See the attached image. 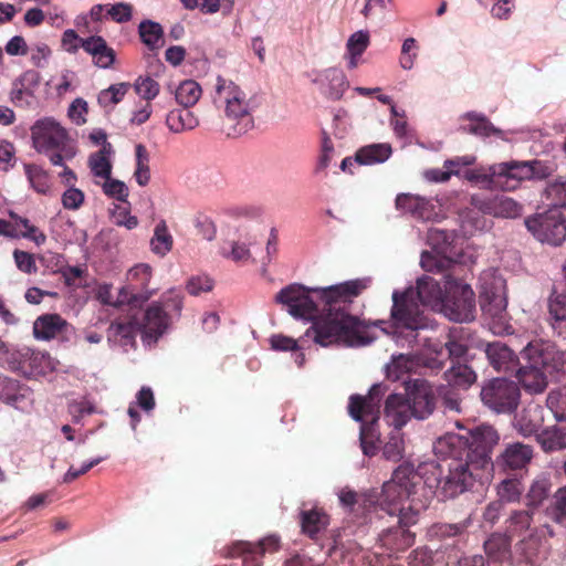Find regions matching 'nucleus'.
Instances as JSON below:
<instances>
[{"mask_svg":"<svg viewBox=\"0 0 566 566\" xmlns=\"http://www.w3.org/2000/svg\"><path fill=\"white\" fill-rule=\"evenodd\" d=\"M364 289L359 280L322 289L291 284L276 294L275 301L287 306L292 316L311 321L300 342L311 339L322 347L340 343L361 346L370 339L364 335V323L349 313V306Z\"/></svg>","mask_w":566,"mask_h":566,"instance_id":"1","label":"nucleus"},{"mask_svg":"<svg viewBox=\"0 0 566 566\" xmlns=\"http://www.w3.org/2000/svg\"><path fill=\"white\" fill-rule=\"evenodd\" d=\"M499 439L497 431L491 426H480L467 434L449 433L439 438L434 450L443 460L421 468L423 485L442 501L469 491L478 479H482L480 472L489 468Z\"/></svg>","mask_w":566,"mask_h":566,"instance_id":"2","label":"nucleus"},{"mask_svg":"<svg viewBox=\"0 0 566 566\" xmlns=\"http://www.w3.org/2000/svg\"><path fill=\"white\" fill-rule=\"evenodd\" d=\"M446 295V275L443 287L431 276L417 280L416 287L392 293L391 318L397 337L405 338L411 345L416 342L418 331L429 326V321L420 310V304L432 308H442Z\"/></svg>","mask_w":566,"mask_h":566,"instance_id":"3","label":"nucleus"},{"mask_svg":"<svg viewBox=\"0 0 566 566\" xmlns=\"http://www.w3.org/2000/svg\"><path fill=\"white\" fill-rule=\"evenodd\" d=\"M480 307L483 315L490 319L493 333H511L505 281L501 276H493L482 283Z\"/></svg>","mask_w":566,"mask_h":566,"instance_id":"4","label":"nucleus"},{"mask_svg":"<svg viewBox=\"0 0 566 566\" xmlns=\"http://www.w3.org/2000/svg\"><path fill=\"white\" fill-rule=\"evenodd\" d=\"M442 311L451 321L470 322L474 319L475 298L469 284L455 279L452 273L446 274V295Z\"/></svg>","mask_w":566,"mask_h":566,"instance_id":"5","label":"nucleus"},{"mask_svg":"<svg viewBox=\"0 0 566 566\" xmlns=\"http://www.w3.org/2000/svg\"><path fill=\"white\" fill-rule=\"evenodd\" d=\"M485 407L496 413H512L520 403L521 391L517 382L505 377L485 381L480 392Z\"/></svg>","mask_w":566,"mask_h":566,"instance_id":"6","label":"nucleus"},{"mask_svg":"<svg viewBox=\"0 0 566 566\" xmlns=\"http://www.w3.org/2000/svg\"><path fill=\"white\" fill-rule=\"evenodd\" d=\"M527 230L542 243L559 245L566 238V218L558 207L527 217L524 221Z\"/></svg>","mask_w":566,"mask_h":566,"instance_id":"7","label":"nucleus"},{"mask_svg":"<svg viewBox=\"0 0 566 566\" xmlns=\"http://www.w3.org/2000/svg\"><path fill=\"white\" fill-rule=\"evenodd\" d=\"M31 135L33 146L39 153L49 154L51 150L61 149L66 158L75 156L74 147L67 144V132L53 118L36 120L31 127Z\"/></svg>","mask_w":566,"mask_h":566,"instance_id":"8","label":"nucleus"},{"mask_svg":"<svg viewBox=\"0 0 566 566\" xmlns=\"http://www.w3.org/2000/svg\"><path fill=\"white\" fill-rule=\"evenodd\" d=\"M223 90L227 91V117L237 120V125L233 127V135L247 133L253 127V117L250 114L252 108L251 98H248L247 93L234 83L230 82L227 86L226 81L219 77L217 92L221 93Z\"/></svg>","mask_w":566,"mask_h":566,"instance_id":"9","label":"nucleus"},{"mask_svg":"<svg viewBox=\"0 0 566 566\" xmlns=\"http://www.w3.org/2000/svg\"><path fill=\"white\" fill-rule=\"evenodd\" d=\"M403 385L412 417L418 420L428 419L437 407V396L430 382L422 378H415L405 380Z\"/></svg>","mask_w":566,"mask_h":566,"instance_id":"10","label":"nucleus"},{"mask_svg":"<svg viewBox=\"0 0 566 566\" xmlns=\"http://www.w3.org/2000/svg\"><path fill=\"white\" fill-rule=\"evenodd\" d=\"M534 458V448L531 444L520 441L506 443L496 457L495 461L491 460L489 467L497 469L502 473H517L526 470Z\"/></svg>","mask_w":566,"mask_h":566,"instance_id":"11","label":"nucleus"},{"mask_svg":"<svg viewBox=\"0 0 566 566\" xmlns=\"http://www.w3.org/2000/svg\"><path fill=\"white\" fill-rule=\"evenodd\" d=\"M493 174H497L507 180L543 179L549 176V168L539 160L505 161L492 165Z\"/></svg>","mask_w":566,"mask_h":566,"instance_id":"12","label":"nucleus"},{"mask_svg":"<svg viewBox=\"0 0 566 566\" xmlns=\"http://www.w3.org/2000/svg\"><path fill=\"white\" fill-rule=\"evenodd\" d=\"M171 319L161 303L154 302L149 305L139 325L143 342L147 345L156 344L170 327Z\"/></svg>","mask_w":566,"mask_h":566,"instance_id":"13","label":"nucleus"},{"mask_svg":"<svg viewBox=\"0 0 566 566\" xmlns=\"http://www.w3.org/2000/svg\"><path fill=\"white\" fill-rule=\"evenodd\" d=\"M562 349L544 339L530 342L521 352V358L527 364H532L542 369H552L556 371Z\"/></svg>","mask_w":566,"mask_h":566,"instance_id":"14","label":"nucleus"},{"mask_svg":"<svg viewBox=\"0 0 566 566\" xmlns=\"http://www.w3.org/2000/svg\"><path fill=\"white\" fill-rule=\"evenodd\" d=\"M534 512L535 511L530 507L526 510L513 511L506 521V534L510 535V537L515 535L522 536L524 533L530 532L528 536L523 537L520 542V545L522 546L521 548L527 558H531L536 551L535 547H528V545H533L537 539L535 536V528L531 527Z\"/></svg>","mask_w":566,"mask_h":566,"instance_id":"15","label":"nucleus"},{"mask_svg":"<svg viewBox=\"0 0 566 566\" xmlns=\"http://www.w3.org/2000/svg\"><path fill=\"white\" fill-rule=\"evenodd\" d=\"M279 539L275 536L265 537L258 543L238 542L229 549L230 557H241L243 566H261V556L266 551H275Z\"/></svg>","mask_w":566,"mask_h":566,"instance_id":"16","label":"nucleus"},{"mask_svg":"<svg viewBox=\"0 0 566 566\" xmlns=\"http://www.w3.org/2000/svg\"><path fill=\"white\" fill-rule=\"evenodd\" d=\"M512 424L522 437H536L544 424L543 407L537 403H528L514 416Z\"/></svg>","mask_w":566,"mask_h":566,"instance_id":"17","label":"nucleus"},{"mask_svg":"<svg viewBox=\"0 0 566 566\" xmlns=\"http://www.w3.org/2000/svg\"><path fill=\"white\" fill-rule=\"evenodd\" d=\"M485 355L490 365L497 371L511 373L518 366V358L514 352L502 342L485 344Z\"/></svg>","mask_w":566,"mask_h":566,"instance_id":"18","label":"nucleus"},{"mask_svg":"<svg viewBox=\"0 0 566 566\" xmlns=\"http://www.w3.org/2000/svg\"><path fill=\"white\" fill-rule=\"evenodd\" d=\"M524 390L532 395L542 394L548 386V379L544 369L525 361L513 371Z\"/></svg>","mask_w":566,"mask_h":566,"instance_id":"19","label":"nucleus"},{"mask_svg":"<svg viewBox=\"0 0 566 566\" xmlns=\"http://www.w3.org/2000/svg\"><path fill=\"white\" fill-rule=\"evenodd\" d=\"M384 413L388 423L394 426L396 430H399L413 418L410 405L406 396L401 394H390L387 397Z\"/></svg>","mask_w":566,"mask_h":566,"instance_id":"20","label":"nucleus"},{"mask_svg":"<svg viewBox=\"0 0 566 566\" xmlns=\"http://www.w3.org/2000/svg\"><path fill=\"white\" fill-rule=\"evenodd\" d=\"M395 205L398 210L410 213L416 219L430 220L436 216L433 205L419 196L400 193L397 196Z\"/></svg>","mask_w":566,"mask_h":566,"instance_id":"21","label":"nucleus"},{"mask_svg":"<svg viewBox=\"0 0 566 566\" xmlns=\"http://www.w3.org/2000/svg\"><path fill=\"white\" fill-rule=\"evenodd\" d=\"M415 494L416 491H409L406 486L402 488L390 481L385 482L379 497L380 510L385 511L388 515H396L397 510L401 506V502Z\"/></svg>","mask_w":566,"mask_h":566,"instance_id":"22","label":"nucleus"},{"mask_svg":"<svg viewBox=\"0 0 566 566\" xmlns=\"http://www.w3.org/2000/svg\"><path fill=\"white\" fill-rule=\"evenodd\" d=\"M535 440L545 453L563 451L566 449V427L553 424L542 428Z\"/></svg>","mask_w":566,"mask_h":566,"instance_id":"23","label":"nucleus"},{"mask_svg":"<svg viewBox=\"0 0 566 566\" xmlns=\"http://www.w3.org/2000/svg\"><path fill=\"white\" fill-rule=\"evenodd\" d=\"M82 48L93 55L98 67L107 69L115 62V51L109 48L106 41L99 35H93L82 40Z\"/></svg>","mask_w":566,"mask_h":566,"instance_id":"24","label":"nucleus"},{"mask_svg":"<svg viewBox=\"0 0 566 566\" xmlns=\"http://www.w3.org/2000/svg\"><path fill=\"white\" fill-rule=\"evenodd\" d=\"M489 565L502 563L511 556V537L507 534L493 533L483 544Z\"/></svg>","mask_w":566,"mask_h":566,"instance_id":"25","label":"nucleus"},{"mask_svg":"<svg viewBox=\"0 0 566 566\" xmlns=\"http://www.w3.org/2000/svg\"><path fill=\"white\" fill-rule=\"evenodd\" d=\"M348 411L356 421L373 420L377 422L379 418V402L369 397L353 395L349 398Z\"/></svg>","mask_w":566,"mask_h":566,"instance_id":"26","label":"nucleus"},{"mask_svg":"<svg viewBox=\"0 0 566 566\" xmlns=\"http://www.w3.org/2000/svg\"><path fill=\"white\" fill-rule=\"evenodd\" d=\"M463 117L471 120V124L460 126L459 129L462 133L481 137L495 135L500 138H503V130L495 127L484 115L478 114L475 112H469Z\"/></svg>","mask_w":566,"mask_h":566,"instance_id":"27","label":"nucleus"},{"mask_svg":"<svg viewBox=\"0 0 566 566\" xmlns=\"http://www.w3.org/2000/svg\"><path fill=\"white\" fill-rule=\"evenodd\" d=\"M443 378L448 386L467 390L476 381L478 377L469 365L457 363L444 371Z\"/></svg>","mask_w":566,"mask_h":566,"instance_id":"28","label":"nucleus"},{"mask_svg":"<svg viewBox=\"0 0 566 566\" xmlns=\"http://www.w3.org/2000/svg\"><path fill=\"white\" fill-rule=\"evenodd\" d=\"M65 326L66 322L59 314H45L34 321L33 334L38 339H51Z\"/></svg>","mask_w":566,"mask_h":566,"instance_id":"29","label":"nucleus"},{"mask_svg":"<svg viewBox=\"0 0 566 566\" xmlns=\"http://www.w3.org/2000/svg\"><path fill=\"white\" fill-rule=\"evenodd\" d=\"M381 542L390 551L400 552L412 546L415 534L403 526L390 527L382 532Z\"/></svg>","mask_w":566,"mask_h":566,"instance_id":"30","label":"nucleus"},{"mask_svg":"<svg viewBox=\"0 0 566 566\" xmlns=\"http://www.w3.org/2000/svg\"><path fill=\"white\" fill-rule=\"evenodd\" d=\"M392 154L390 144H371L361 147L355 154V161L360 165H374L385 163Z\"/></svg>","mask_w":566,"mask_h":566,"instance_id":"31","label":"nucleus"},{"mask_svg":"<svg viewBox=\"0 0 566 566\" xmlns=\"http://www.w3.org/2000/svg\"><path fill=\"white\" fill-rule=\"evenodd\" d=\"M423 467L424 464L419 465L416 471L411 463L403 462L394 471L390 482L402 488L406 486L409 491H416L417 484L420 480H423V474L421 473V468Z\"/></svg>","mask_w":566,"mask_h":566,"instance_id":"32","label":"nucleus"},{"mask_svg":"<svg viewBox=\"0 0 566 566\" xmlns=\"http://www.w3.org/2000/svg\"><path fill=\"white\" fill-rule=\"evenodd\" d=\"M166 124L172 133L179 134L184 130L195 129L199 125V120L192 112L184 107V109L170 111L166 117Z\"/></svg>","mask_w":566,"mask_h":566,"instance_id":"33","label":"nucleus"},{"mask_svg":"<svg viewBox=\"0 0 566 566\" xmlns=\"http://www.w3.org/2000/svg\"><path fill=\"white\" fill-rule=\"evenodd\" d=\"M142 42L151 51L159 50L163 45V27L151 20H144L138 25Z\"/></svg>","mask_w":566,"mask_h":566,"instance_id":"34","label":"nucleus"},{"mask_svg":"<svg viewBox=\"0 0 566 566\" xmlns=\"http://www.w3.org/2000/svg\"><path fill=\"white\" fill-rule=\"evenodd\" d=\"M545 514L554 523L566 527V485L555 491Z\"/></svg>","mask_w":566,"mask_h":566,"instance_id":"35","label":"nucleus"},{"mask_svg":"<svg viewBox=\"0 0 566 566\" xmlns=\"http://www.w3.org/2000/svg\"><path fill=\"white\" fill-rule=\"evenodd\" d=\"M548 312L554 329L566 328V292L552 293L548 298Z\"/></svg>","mask_w":566,"mask_h":566,"instance_id":"36","label":"nucleus"},{"mask_svg":"<svg viewBox=\"0 0 566 566\" xmlns=\"http://www.w3.org/2000/svg\"><path fill=\"white\" fill-rule=\"evenodd\" d=\"M174 239L168 232L165 220H160L154 230V237L150 240L151 251L159 255L165 256L172 249Z\"/></svg>","mask_w":566,"mask_h":566,"instance_id":"37","label":"nucleus"},{"mask_svg":"<svg viewBox=\"0 0 566 566\" xmlns=\"http://www.w3.org/2000/svg\"><path fill=\"white\" fill-rule=\"evenodd\" d=\"M492 216L499 218H516L522 214V205L506 195H496L493 197Z\"/></svg>","mask_w":566,"mask_h":566,"instance_id":"38","label":"nucleus"},{"mask_svg":"<svg viewBox=\"0 0 566 566\" xmlns=\"http://www.w3.org/2000/svg\"><path fill=\"white\" fill-rule=\"evenodd\" d=\"M327 523V516L317 510L301 512L302 530L312 538L315 537L321 530L325 528Z\"/></svg>","mask_w":566,"mask_h":566,"instance_id":"39","label":"nucleus"},{"mask_svg":"<svg viewBox=\"0 0 566 566\" xmlns=\"http://www.w3.org/2000/svg\"><path fill=\"white\" fill-rule=\"evenodd\" d=\"M200 95L201 87L192 80L181 82L175 92L177 103L185 108L193 106L200 98Z\"/></svg>","mask_w":566,"mask_h":566,"instance_id":"40","label":"nucleus"},{"mask_svg":"<svg viewBox=\"0 0 566 566\" xmlns=\"http://www.w3.org/2000/svg\"><path fill=\"white\" fill-rule=\"evenodd\" d=\"M546 406L559 422H566V386L552 389L546 397Z\"/></svg>","mask_w":566,"mask_h":566,"instance_id":"41","label":"nucleus"},{"mask_svg":"<svg viewBox=\"0 0 566 566\" xmlns=\"http://www.w3.org/2000/svg\"><path fill=\"white\" fill-rule=\"evenodd\" d=\"M552 484L547 479L534 481L526 494V506L535 511L551 494Z\"/></svg>","mask_w":566,"mask_h":566,"instance_id":"42","label":"nucleus"},{"mask_svg":"<svg viewBox=\"0 0 566 566\" xmlns=\"http://www.w3.org/2000/svg\"><path fill=\"white\" fill-rule=\"evenodd\" d=\"M109 151H111V144H107V146H103V149L91 155L88 165H90L92 172L96 177H101L104 179H107L111 177L112 164H111L109 159L107 158V154H109Z\"/></svg>","mask_w":566,"mask_h":566,"instance_id":"43","label":"nucleus"},{"mask_svg":"<svg viewBox=\"0 0 566 566\" xmlns=\"http://www.w3.org/2000/svg\"><path fill=\"white\" fill-rule=\"evenodd\" d=\"M415 365L413 358L409 355L400 354L394 356L391 361L386 366L387 378L394 381L399 380L405 374H408Z\"/></svg>","mask_w":566,"mask_h":566,"instance_id":"44","label":"nucleus"},{"mask_svg":"<svg viewBox=\"0 0 566 566\" xmlns=\"http://www.w3.org/2000/svg\"><path fill=\"white\" fill-rule=\"evenodd\" d=\"M34 356V353L30 348H24L22 350H9L6 348L1 354V360L13 371H21L25 374V361L31 359Z\"/></svg>","mask_w":566,"mask_h":566,"instance_id":"45","label":"nucleus"},{"mask_svg":"<svg viewBox=\"0 0 566 566\" xmlns=\"http://www.w3.org/2000/svg\"><path fill=\"white\" fill-rule=\"evenodd\" d=\"M499 500L502 503H511L520 500L523 493V486L517 478H506L502 480L497 488Z\"/></svg>","mask_w":566,"mask_h":566,"instance_id":"46","label":"nucleus"},{"mask_svg":"<svg viewBox=\"0 0 566 566\" xmlns=\"http://www.w3.org/2000/svg\"><path fill=\"white\" fill-rule=\"evenodd\" d=\"M136 151V170L134 176L139 186H146L150 180L149 154L143 144H138Z\"/></svg>","mask_w":566,"mask_h":566,"instance_id":"47","label":"nucleus"},{"mask_svg":"<svg viewBox=\"0 0 566 566\" xmlns=\"http://www.w3.org/2000/svg\"><path fill=\"white\" fill-rule=\"evenodd\" d=\"M24 169L32 188L39 193H48L50 189L48 172L34 164H25Z\"/></svg>","mask_w":566,"mask_h":566,"instance_id":"48","label":"nucleus"},{"mask_svg":"<svg viewBox=\"0 0 566 566\" xmlns=\"http://www.w3.org/2000/svg\"><path fill=\"white\" fill-rule=\"evenodd\" d=\"M421 266L427 272H443L454 269L457 264L449 258L438 256L430 252H423L421 254Z\"/></svg>","mask_w":566,"mask_h":566,"instance_id":"49","label":"nucleus"},{"mask_svg":"<svg viewBox=\"0 0 566 566\" xmlns=\"http://www.w3.org/2000/svg\"><path fill=\"white\" fill-rule=\"evenodd\" d=\"M464 178L470 182L481 185L483 188H492L493 185L497 184L495 179L500 178V175L493 174L491 165L488 168L465 170Z\"/></svg>","mask_w":566,"mask_h":566,"instance_id":"50","label":"nucleus"},{"mask_svg":"<svg viewBox=\"0 0 566 566\" xmlns=\"http://www.w3.org/2000/svg\"><path fill=\"white\" fill-rule=\"evenodd\" d=\"M405 452V442L399 430H396L390 434L388 441L385 443L382 449V455L392 462H397L402 459Z\"/></svg>","mask_w":566,"mask_h":566,"instance_id":"51","label":"nucleus"},{"mask_svg":"<svg viewBox=\"0 0 566 566\" xmlns=\"http://www.w3.org/2000/svg\"><path fill=\"white\" fill-rule=\"evenodd\" d=\"M546 193L553 201L554 207L566 208V178H558L551 182L546 188Z\"/></svg>","mask_w":566,"mask_h":566,"instance_id":"52","label":"nucleus"},{"mask_svg":"<svg viewBox=\"0 0 566 566\" xmlns=\"http://www.w3.org/2000/svg\"><path fill=\"white\" fill-rule=\"evenodd\" d=\"M139 323L137 322H128V323H112L109 326V331L113 332L114 335L120 336L125 342L124 345L134 344L135 335L139 329Z\"/></svg>","mask_w":566,"mask_h":566,"instance_id":"53","label":"nucleus"},{"mask_svg":"<svg viewBox=\"0 0 566 566\" xmlns=\"http://www.w3.org/2000/svg\"><path fill=\"white\" fill-rule=\"evenodd\" d=\"M134 86L136 93L146 101L154 99L159 93V84L150 76H139Z\"/></svg>","mask_w":566,"mask_h":566,"instance_id":"54","label":"nucleus"},{"mask_svg":"<svg viewBox=\"0 0 566 566\" xmlns=\"http://www.w3.org/2000/svg\"><path fill=\"white\" fill-rule=\"evenodd\" d=\"M369 44V34L367 31H357L352 34L347 41V51L349 55L360 56Z\"/></svg>","mask_w":566,"mask_h":566,"instance_id":"55","label":"nucleus"},{"mask_svg":"<svg viewBox=\"0 0 566 566\" xmlns=\"http://www.w3.org/2000/svg\"><path fill=\"white\" fill-rule=\"evenodd\" d=\"M103 191L106 196L114 198L118 201H127L128 188L120 180L112 179L111 177L105 179V182L103 184Z\"/></svg>","mask_w":566,"mask_h":566,"instance_id":"56","label":"nucleus"},{"mask_svg":"<svg viewBox=\"0 0 566 566\" xmlns=\"http://www.w3.org/2000/svg\"><path fill=\"white\" fill-rule=\"evenodd\" d=\"M129 88L128 83H118L111 85L108 88L103 90L98 95V103L106 106V97H109V103L117 104L122 101L124 95Z\"/></svg>","mask_w":566,"mask_h":566,"instance_id":"57","label":"nucleus"},{"mask_svg":"<svg viewBox=\"0 0 566 566\" xmlns=\"http://www.w3.org/2000/svg\"><path fill=\"white\" fill-rule=\"evenodd\" d=\"M412 504L405 509L403 506H399V510H397V513L395 516L398 517V526H403L405 528H408L410 525L416 524L417 516L420 512V510L424 509L426 505L422 504L418 506L415 504V499H411Z\"/></svg>","mask_w":566,"mask_h":566,"instance_id":"58","label":"nucleus"},{"mask_svg":"<svg viewBox=\"0 0 566 566\" xmlns=\"http://www.w3.org/2000/svg\"><path fill=\"white\" fill-rule=\"evenodd\" d=\"M447 563L448 564L454 563L455 566H490L485 556H483L481 554L458 556L457 552L453 555V560H452V556L450 555L448 557Z\"/></svg>","mask_w":566,"mask_h":566,"instance_id":"59","label":"nucleus"},{"mask_svg":"<svg viewBox=\"0 0 566 566\" xmlns=\"http://www.w3.org/2000/svg\"><path fill=\"white\" fill-rule=\"evenodd\" d=\"M84 198L82 190L71 187L62 195V205L65 209L76 210L83 205Z\"/></svg>","mask_w":566,"mask_h":566,"instance_id":"60","label":"nucleus"},{"mask_svg":"<svg viewBox=\"0 0 566 566\" xmlns=\"http://www.w3.org/2000/svg\"><path fill=\"white\" fill-rule=\"evenodd\" d=\"M14 261L19 270L28 274L36 272L34 258L31 253L15 250L13 252Z\"/></svg>","mask_w":566,"mask_h":566,"instance_id":"61","label":"nucleus"},{"mask_svg":"<svg viewBox=\"0 0 566 566\" xmlns=\"http://www.w3.org/2000/svg\"><path fill=\"white\" fill-rule=\"evenodd\" d=\"M440 396L442 400V406L444 410L451 412H461V399L458 394H455L450 388H444L440 390Z\"/></svg>","mask_w":566,"mask_h":566,"instance_id":"62","label":"nucleus"},{"mask_svg":"<svg viewBox=\"0 0 566 566\" xmlns=\"http://www.w3.org/2000/svg\"><path fill=\"white\" fill-rule=\"evenodd\" d=\"M133 7L128 3L119 2L109 8L108 15L116 22L123 23L132 19Z\"/></svg>","mask_w":566,"mask_h":566,"instance_id":"63","label":"nucleus"},{"mask_svg":"<svg viewBox=\"0 0 566 566\" xmlns=\"http://www.w3.org/2000/svg\"><path fill=\"white\" fill-rule=\"evenodd\" d=\"M187 291L191 295H198L201 292H209L212 289V282L208 277H191L186 285Z\"/></svg>","mask_w":566,"mask_h":566,"instance_id":"64","label":"nucleus"}]
</instances>
